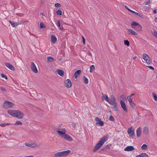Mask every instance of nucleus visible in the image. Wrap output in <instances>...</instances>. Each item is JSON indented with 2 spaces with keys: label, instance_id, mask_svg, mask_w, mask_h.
<instances>
[{
  "label": "nucleus",
  "instance_id": "nucleus-1",
  "mask_svg": "<svg viewBox=\"0 0 157 157\" xmlns=\"http://www.w3.org/2000/svg\"><path fill=\"white\" fill-rule=\"evenodd\" d=\"M7 112L10 115L18 119H21L24 116V114L18 110H8Z\"/></svg>",
  "mask_w": 157,
  "mask_h": 157
},
{
  "label": "nucleus",
  "instance_id": "nucleus-2",
  "mask_svg": "<svg viewBox=\"0 0 157 157\" xmlns=\"http://www.w3.org/2000/svg\"><path fill=\"white\" fill-rule=\"evenodd\" d=\"M107 138L105 137H103L97 143L93 149V151L95 152L98 150L104 144L105 142L106 141Z\"/></svg>",
  "mask_w": 157,
  "mask_h": 157
},
{
  "label": "nucleus",
  "instance_id": "nucleus-3",
  "mask_svg": "<svg viewBox=\"0 0 157 157\" xmlns=\"http://www.w3.org/2000/svg\"><path fill=\"white\" fill-rule=\"evenodd\" d=\"M71 152L70 150H67L56 152L54 154V157L66 156L68 155Z\"/></svg>",
  "mask_w": 157,
  "mask_h": 157
},
{
  "label": "nucleus",
  "instance_id": "nucleus-4",
  "mask_svg": "<svg viewBox=\"0 0 157 157\" xmlns=\"http://www.w3.org/2000/svg\"><path fill=\"white\" fill-rule=\"evenodd\" d=\"M14 105L12 102L8 101H5L3 104V107L6 109H8L11 108Z\"/></svg>",
  "mask_w": 157,
  "mask_h": 157
},
{
  "label": "nucleus",
  "instance_id": "nucleus-5",
  "mask_svg": "<svg viewBox=\"0 0 157 157\" xmlns=\"http://www.w3.org/2000/svg\"><path fill=\"white\" fill-rule=\"evenodd\" d=\"M143 58L148 64H150L151 62L150 60V57L146 53H144L143 55Z\"/></svg>",
  "mask_w": 157,
  "mask_h": 157
},
{
  "label": "nucleus",
  "instance_id": "nucleus-6",
  "mask_svg": "<svg viewBox=\"0 0 157 157\" xmlns=\"http://www.w3.org/2000/svg\"><path fill=\"white\" fill-rule=\"evenodd\" d=\"M25 144L26 146H27L30 148L35 147L38 146L37 144L35 143H29L26 142L25 143Z\"/></svg>",
  "mask_w": 157,
  "mask_h": 157
},
{
  "label": "nucleus",
  "instance_id": "nucleus-7",
  "mask_svg": "<svg viewBox=\"0 0 157 157\" xmlns=\"http://www.w3.org/2000/svg\"><path fill=\"white\" fill-rule=\"evenodd\" d=\"M31 69L35 73H37L38 72L36 66L33 62L31 63Z\"/></svg>",
  "mask_w": 157,
  "mask_h": 157
},
{
  "label": "nucleus",
  "instance_id": "nucleus-8",
  "mask_svg": "<svg viewBox=\"0 0 157 157\" xmlns=\"http://www.w3.org/2000/svg\"><path fill=\"white\" fill-rule=\"evenodd\" d=\"M127 99L128 101L129 104L131 106L132 108H134L135 106V103L133 102L132 99L131 98V96H128L127 97Z\"/></svg>",
  "mask_w": 157,
  "mask_h": 157
},
{
  "label": "nucleus",
  "instance_id": "nucleus-9",
  "mask_svg": "<svg viewBox=\"0 0 157 157\" xmlns=\"http://www.w3.org/2000/svg\"><path fill=\"white\" fill-rule=\"evenodd\" d=\"M127 132L130 137H133L134 136V130L132 129V128H129L128 129Z\"/></svg>",
  "mask_w": 157,
  "mask_h": 157
},
{
  "label": "nucleus",
  "instance_id": "nucleus-10",
  "mask_svg": "<svg viewBox=\"0 0 157 157\" xmlns=\"http://www.w3.org/2000/svg\"><path fill=\"white\" fill-rule=\"evenodd\" d=\"M120 104L121 106L125 112H127L128 110L126 107V105L124 102L123 100H121Z\"/></svg>",
  "mask_w": 157,
  "mask_h": 157
},
{
  "label": "nucleus",
  "instance_id": "nucleus-11",
  "mask_svg": "<svg viewBox=\"0 0 157 157\" xmlns=\"http://www.w3.org/2000/svg\"><path fill=\"white\" fill-rule=\"evenodd\" d=\"M71 82L69 79H67L65 83V86L67 88H69L71 86Z\"/></svg>",
  "mask_w": 157,
  "mask_h": 157
},
{
  "label": "nucleus",
  "instance_id": "nucleus-12",
  "mask_svg": "<svg viewBox=\"0 0 157 157\" xmlns=\"http://www.w3.org/2000/svg\"><path fill=\"white\" fill-rule=\"evenodd\" d=\"M108 102L110 104L112 105L116 102V99L113 95H112L110 97V99L108 100Z\"/></svg>",
  "mask_w": 157,
  "mask_h": 157
},
{
  "label": "nucleus",
  "instance_id": "nucleus-13",
  "mask_svg": "<svg viewBox=\"0 0 157 157\" xmlns=\"http://www.w3.org/2000/svg\"><path fill=\"white\" fill-rule=\"evenodd\" d=\"M95 121H97L96 124H98L101 126L103 125L104 123L103 121H101L99 118L96 117L95 119Z\"/></svg>",
  "mask_w": 157,
  "mask_h": 157
},
{
  "label": "nucleus",
  "instance_id": "nucleus-14",
  "mask_svg": "<svg viewBox=\"0 0 157 157\" xmlns=\"http://www.w3.org/2000/svg\"><path fill=\"white\" fill-rule=\"evenodd\" d=\"M127 30L128 31V35H137V33L136 32L132 29H127Z\"/></svg>",
  "mask_w": 157,
  "mask_h": 157
},
{
  "label": "nucleus",
  "instance_id": "nucleus-15",
  "mask_svg": "<svg viewBox=\"0 0 157 157\" xmlns=\"http://www.w3.org/2000/svg\"><path fill=\"white\" fill-rule=\"evenodd\" d=\"M62 137L64 139L68 141H72V138L70 136L67 134H65Z\"/></svg>",
  "mask_w": 157,
  "mask_h": 157
},
{
  "label": "nucleus",
  "instance_id": "nucleus-16",
  "mask_svg": "<svg viewBox=\"0 0 157 157\" xmlns=\"http://www.w3.org/2000/svg\"><path fill=\"white\" fill-rule=\"evenodd\" d=\"M135 148L133 146H128L124 148V151H132Z\"/></svg>",
  "mask_w": 157,
  "mask_h": 157
},
{
  "label": "nucleus",
  "instance_id": "nucleus-17",
  "mask_svg": "<svg viewBox=\"0 0 157 157\" xmlns=\"http://www.w3.org/2000/svg\"><path fill=\"white\" fill-rule=\"evenodd\" d=\"M58 135L61 137H63L64 135L66 133V131L64 129V130H58L57 131Z\"/></svg>",
  "mask_w": 157,
  "mask_h": 157
},
{
  "label": "nucleus",
  "instance_id": "nucleus-18",
  "mask_svg": "<svg viewBox=\"0 0 157 157\" xmlns=\"http://www.w3.org/2000/svg\"><path fill=\"white\" fill-rule=\"evenodd\" d=\"M5 65L7 67L11 70L13 71L14 70V67L10 63H5Z\"/></svg>",
  "mask_w": 157,
  "mask_h": 157
},
{
  "label": "nucleus",
  "instance_id": "nucleus-19",
  "mask_svg": "<svg viewBox=\"0 0 157 157\" xmlns=\"http://www.w3.org/2000/svg\"><path fill=\"white\" fill-rule=\"evenodd\" d=\"M65 128H63V125L61 124L58 126L56 128V131L58 130H64Z\"/></svg>",
  "mask_w": 157,
  "mask_h": 157
},
{
  "label": "nucleus",
  "instance_id": "nucleus-20",
  "mask_svg": "<svg viewBox=\"0 0 157 157\" xmlns=\"http://www.w3.org/2000/svg\"><path fill=\"white\" fill-rule=\"evenodd\" d=\"M57 40V38L56 36L53 35H52L51 36V42L52 43L54 44L56 42Z\"/></svg>",
  "mask_w": 157,
  "mask_h": 157
},
{
  "label": "nucleus",
  "instance_id": "nucleus-21",
  "mask_svg": "<svg viewBox=\"0 0 157 157\" xmlns=\"http://www.w3.org/2000/svg\"><path fill=\"white\" fill-rule=\"evenodd\" d=\"M141 133V129L140 127L138 128L136 130V135L137 137H139Z\"/></svg>",
  "mask_w": 157,
  "mask_h": 157
},
{
  "label": "nucleus",
  "instance_id": "nucleus-22",
  "mask_svg": "<svg viewBox=\"0 0 157 157\" xmlns=\"http://www.w3.org/2000/svg\"><path fill=\"white\" fill-rule=\"evenodd\" d=\"M149 132V130L147 127H145L143 128V133L145 134H148Z\"/></svg>",
  "mask_w": 157,
  "mask_h": 157
},
{
  "label": "nucleus",
  "instance_id": "nucleus-23",
  "mask_svg": "<svg viewBox=\"0 0 157 157\" xmlns=\"http://www.w3.org/2000/svg\"><path fill=\"white\" fill-rule=\"evenodd\" d=\"M9 22L11 25L13 27H15L19 25L20 24H18L17 22L15 23L14 22H12L10 21H9Z\"/></svg>",
  "mask_w": 157,
  "mask_h": 157
},
{
  "label": "nucleus",
  "instance_id": "nucleus-24",
  "mask_svg": "<svg viewBox=\"0 0 157 157\" xmlns=\"http://www.w3.org/2000/svg\"><path fill=\"white\" fill-rule=\"evenodd\" d=\"M81 72V70H78L75 73L74 75L76 79H77L78 76L80 74Z\"/></svg>",
  "mask_w": 157,
  "mask_h": 157
},
{
  "label": "nucleus",
  "instance_id": "nucleus-25",
  "mask_svg": "<svg viewBox=\"0 0 157 157\" xmlns=\"http://www.w3.org/2000/svg\"><path fill=\"white\" fill-rule=\"evenodd\" d=\"M102 100H105L107 102L108 101V98L107 95L106 94H102Z\"/></svg>",
  "mask_w": 157,
  "mask_h": 157
},
{
  "label": "nucleus",
  "instance_id": "nucleus-26",
  "mask_svg": "<svg viewBox=\"0 0 157 157\" xmlns=\"http://www.w3.org/2000/svg\"><path fill=\"white\" fill-rule=\"evenodd\" d=\"M47 61L51 62L55 61V59L54 58L51 56H48L47 57Z\"/></svg>",
  "mask_w": 157,
  "mask_h": 157
},
{
  "label": "nucleus",
  "instance_id": "nucleus-27",
  "mask_svg": "<svg viewBox=\"0 0 157 157\" xmlns=\"http://www.w3.org/2000/svg\"><path fill=\"white\" fill-rule=\"evenodd\" d=\"M56 71L57 73L60 76H63L64 75V72L63 70H57Z\"/></svg>",
  "mask_w": 157,
  "mask_h": 157
},
{
  "label": "nucleus",
  "instance_id": "nucleus-28",
  "mask_svg": "<svg viewBox=\"0 0 157 157\" xmlns=\"http://www.w3.org/2000/svg\"><path fill=\"white\" fill-rule=\"evenodd\" d=\"M140 25L135 21H132L131 23V25L132 28H134V26H139Z\"/></svg>",
  "mask_w": 157,
  "mask_h": 157
},
{
  "label": "nucleus",
  "instance_id": "nucleus-29",
  "mask_svg": "<svg viewBox=\"0 0 157 157\" xmlns=\"http://www.w3.org/2000/svg\"><path fill=\"white\" fill-rule=\"evenodd\" d=\"M136 157H148V156L146 153H142L140 155H137Z\"/></svg>",
  "mask_w": 157,
  "mask_h": 157
},
{
  "label": "nucleus",
  "instance_id": "nucleus-30",
  "mask_svg": "<svg viewBox=\"0 0 157 157\" xmlns=\"http://www.w3.org/2000/svg\"><path fill=\"white\" fill-rule=\"evenodd\" d=\"M11 124L10 123H4L0 124V126L2 127H4L6 126L11 125Z\"/></svg>",
  "mask_w": 157,
  "mask_h": 157
},
{
  "label": "nucleus",
  "instance_id": "nucleus-31",
  "mask_svg": "<svg viewBox=\"0 0 157 157\" xmlns=\"http://www.w3.org/2000/svg\"><path fill=\"white\" fill-rule=\"evenodd\" d=\"M141 148L143 150H146L147 149V146L145 144H144L141 146Z\"/></svg>",
  "mask_w": 157,
  "mask_h": 157
},
{
  "label": "nucleus",
  "instance_id": "nucleus-32",
  "mask_svg": "<svg viewBox=\"0 0 157 157\" xmlns=\"http://www.w3.org/2000/svg\"><path fill=\"white\" fill-rule=\"evenodd\" d=\"M131 12L135 14L137 16H139V17H142V15H141V14H140V13H137L136 12H135L134 11H133V10H132L131 11Z\"/></svg>",
  "mask_w": 157,
  "mask_h": 157
},
{
  "label": "nucleus",
  "instance_id": "nucleus-33",
  "mask_svg": "<svg viewBox=\"0 0 157 157\" xmlns=\"http://www.w3.org/2000/svg\"><path fill=\"white\" fill-rule=\"evenodd\" d=\"M152 34L157 38V31L154 30L151 32Z\"/></svg>",
  "mask_w": 157,
  "mask_h": 157
},
{
  "label": "nucleus",
  "instance_id": "nucleus-34",
  "mask_svg": "<svg viewBox=\"0 0 157 157\" xmlns=\"http://www.w3.org/2000/svg\"><path fill=\"white\" fill-rule=\"evenodd\" d=\"M152 95L154 100L155 101H157V96L156 94L154 93H152Z\"/></svg>",
  "mask_w": 157,
  "mask_h": 157
},
{
  "label": "nucleus",
  "instance_id": "nucleus-35",
  "mask_svg": "<svg viewBox=\"0 0 157 157\" xmlns=\"http://www.w3.org/2000/svg\"><path fill=\"white\" fill-rule=\"evenodd\" d=\"M84 82L86 84H87L88 82V80L85 76L83 77Z\"/></svg>",
  "mask_w": 157,
  "mask_h": 157
},
{
  "label": "nucleus",
  "instance_id": "nucleus-36",
  "mask_svg": "<svg viewBox=\"0 0 157 157\" xmlns=\"http://www.w3.org/2000/svg\"><path fill=\"white\" fill-rule=\"evenodd\" d=\"M56 13L57 15H61L62 14V11L60 10H59L57 11Z\"/></svg>",
  "mask_w": 157,
  "mask_h": 157
},
{
  "label": "nucleus",
  "instance_id": "nucleus-37",
  "mask_svg": "<svg viewBox=\"0 0 157 157\" xmlns=\"http://www.w3.org/2000/svg\"><path fill=\"white\" fill-rule=\"evenodd\" d=\"M124 44L127 46H129V42L127 40H124Z\"/></svg>",
  "mask_w": 157,
  "mask_h": 157
},
{
  "label": "nucleus",
  "instance_id": "nucleus-38",
  "mask_svg": "<svg viewBox=\"0 0 157 157\" xmlns=\"http://www.w3.org/2000/svg\"><path fill=\"white\" fill-rule=\"evenodd\" d=\"M95 68L94 66V65H91L90 67V72H92L94 70Z\"/></svg>",
  "mask_w": 157,
  "mask_h": 157
},
{
  "label": "nucleus",
  "instance_id": "nucleus-39",
  "mask_svg": "<svg viewBox=\"0 0 157 157\" xmlns=\"http://www.w3.org/2000/svg\"><path fill=\"white\" fill-rule=\"evenodd\" d=\"M22 123L20 121H17L16 122L15 125H22Z\"/></svg>",
  "mask_w": 157,
  "mask_h": 157
},
{
  "label": "nucleus",
  "instance_id": "nucleus-40",
  "mask_svg": "<svg viewBox=\"0 0 157 157\" xmlns=\"http://www.w3.org/2000/svg\"><path fill=\"white\" fill-rule=\"evenodd\" d=\"M113 107L116 109H117V103L116 102L114 103V104H113L112 105Z\"/></svg>",
  "mask_w": 157,
  "mask_h": 157
},
{
  "label": "nucleus",
  "instance_id": "nucleus-41",
  "mask_svg": "<svg viewBox=\"0 0 157 157\" xmlns=\"http://www.w3.org/2000/svg\"><path fill=\"white\" fill-rule=\"evenodd\" d=\"M40 28L41 29L44 28H45V26L42 23H40Z\"/></svg>",
  "mask_w": 157,
  "mask_h": 157
},
{
  "label": "nucleus",
  "instance_id": "nucleus-42",
  "mask_svg": "<svg viewBox=\"0 0 157 157\" xmlns=\"http://www.w3.org/2000/svg\"><path fill=\"white\" fill-rule=\"evenodd\" d=\"M1 77L2 78H5L6 79H7V76L6 75H4L3 74H2L1 75Z\"/></svg>",
  "mask_w": 157,
  "mask_h": 157
},
{
  "label": "nucleus",
  "instance_id": "nucleus-43",
  "mask_svg": "<svg viewBox=\"0 0 157 157\" xmlns=\"http://www.w3.org/2000/svg\"><path fill=\"white\" fill-rule=\"evenodd\" d=\"M56 25H57V26L58 27H60V21L59 20H58L57 22L56 23Z\"/></svg>",
  "mask_w": 157,
  "mask_h": 157
},
{
  "label": "nucleus",
  "instance_id": "nucleus-44",
  "mask_svg": "<svg viewBox=\"0 0 157 157\" xmlns=\"http://www.w3.org/2000/svg\"><path fill=\"white\" fill-rule=\"evenodd\" d=\"M109 120L111 121H114V118L113 117V116H111L109 117Z\"/></svg>",
  "mask_w": 157,
  "mask_h": 157
},
{
  "label": "nucleus",
  "instance_id": "nucleus-45",
  "mask_svg": "<svg viewBox=\"0 0 157 157\" xmlns=\"http://www.w3.org/2000/svg\"><path fill=\"white\" fill-rule=\"evenodd\" d=\"M60 6H61L60 4L59 3H56V4H55V6L56 7H60Z\"/></svg>",
  "mask_w": 157,
  "mask_h": 157
},
{
  "label": "nucleus",
  "instance_id": "nucleus-46",
  "mask_svg": "<svg viewBox=\"0 0 157 157\" xmlns=\"http://www.w3.org/2000/svg\"><path fill=\"white\" fill-rule=\"evenodd\" d=\"M151 1L150 0H147L145 3V5H149L150 4Z\"/></svg>",
  "mask_w": 157,
  "mask_h": 157
},
{
  "label": "nucleus",
  "instance_id": "nucleus-47",
  "mask_svg": "<svg viewBox=\"0 0 157 157\" xmlns=\"http://www.w3.org/2000/svg\"><path fill=\"white\" fill-rule=\"evenodd\" d=\"M121 98H122V99H123L124 100L126 99L124 95H121Z\"/></svg>",
  "mask_w": 157,
  "mask_h": 157
},
{
  "label": "nucleus",
  "instance_id": "nucleus-48",
  "mask_svg": "<svg viewBox=\"0 0 157 157\" xmlns=\"http://www.w3.org/2000/svg\"><path fill=\"white\" fill-rule=\"evenodd\" d=\"M138 26H139L138 30L139 31L141 30L142 29V27L140 25H139Z\"/></svg>",
  "mask_w": 157,
  "mask_h": 157
},
{
  "label": "nucleus",
  "instance_id": "nucleus-49",
  "mask_svg": "<svg viewBox=\"0 0 157 157\" xmlns=\"http://www.w3.org/2000/svg\"><path fill=\"white\" fill-rule=\"evenodd\" d=\"M147 67L149 68L152 70H154V68L153 67L151 66H148Z\"/></svg>",
  "mask_w": 157,
  "mask_h": 157
},
{
  "label": "nucleus",
  "instance_id": "nucleus-50",
  "mask_svg": "<svg viewBox=\"0 0 157 157\" xmlns=\"http://www.w3.org/2000/svg\"><path fill=\"white\" fill-rule=\"evenodd\" d=\"M0 89H1V90L3 91H6V89L4 88L1 87L0 88Z\"/></svg>",
  "mask_w": 157,
  "mask_h": 157
},
{
  "label": "nucleus",
  "instance_id": "nucleus-51",
  "mask_svg": "<svg viewBox=\"0 0 157 157\" xmlns=\"http://www.w3.org/2000/svg\"><path fill=\"white\" fill-rule=\"evenodd\" d=\"M82 42H83V44H85V38L83 36H82Z\"/></svg>",
  "mask_w": 157,
  "mask_h": 157
},
{
  "label": "nucleus",
  "instance_id": "nucleus-52",
  "mask_svg": "<svg viewBox=\"0 0 157 157\" xmlns=\"http://www.w3.org/2000/svg\"><path fill=\"white\" fill-rule=\"evenodd\" d=\"M59 27V29H60L61 30H62L63 29V27L62 26H61V25L60 26V27Z\"/></svg>",
  "mask_w": 157,
  "mask_h": 157
},
{
  "label": "nucleus",
  "instance_id": "nucleus-53",
  "mask_svg": "<svg viewBox=\"0 0 157 157\" xmlns=\"http://www.w3.org/2000/svg\"><path fill=\"white\" fill-rule=\"evenodd\" d=\"M153 12L155 14L156 13H157V11H156V10H154L153 11Z\"/></svg>",
  "mask_w": 157,
  "mask_h": 157
},
{
  "label": "nucleus",
  "instance_id": "nucleus-54",
  "mask_svg": "<svg viewBox=\"0 0 157 157\" xmlns=\"http://www.w3.org/2000/svg\"><path fill=\"white\" fill-rule=\"evenodd\" d=\"M128 11H130L131 12V11L132 10H130L129 8H128L127 9Z\"/></svg>",
  "mask_w": 157,
  "mask_h": 157
},
{
  "label": "nucleus",
  "instance_id": "nucleus-55",
  "mask_svg": "<svg viewBox=\"0 0 157 157\" xmlns=\"http://www.w3.org/2000/svg\"><path fill=\"white\" fill-rule=\"evenodd\" d=\"M136 57H136V56H134V57H133V59H135L136 58Z\"/></svg>",
  "mask_w": 157,
  "mask_h": 157
},
{
  "label": "nucleus",
  "instance_id": "nucleus-56",
  "mask_svg": "<svg viewBox=\"0 0 157 157\" xmlns=\"http://www.w3.org/2000/svg\"><path fill=\"white\" fill-rule=\"evenodd\" d=\"M155 21L156 22H157V18L156 17L155 19Z\"/></svg>",
  "mask_w": 157,
  "mask_h": 157
},
{
  "label": "nucleus",
  "instance_id": "nucleus-57",
  "mask_svg": "<svg viewBox=\"0 0 157 157\" xmlns=\"http://www.w3.org/2000/svg\"><path fill=\"white\" fill-rule=\"evenodd\" d=\"M135 95V93H133V94H132L131 95V96H131V97H132V96H133V95Z\"/></svg>",
  "mask_w": 157,
  "mask_h": 157
},
{
  "label": "nucleus",
  "instance_id": "nucleus-58",
  "mask_svg": "<svg viewBox=\"0 0 157 157\" xmlns=\"http://www.w3.org/2000/svg\"><path fill=\"white\" fill-rule=\"evenodd\" d=\"M33 156H25V157H33Z\"/></svg>",
  "mask_w": 157,
  "mask_h": 157
},
{
  "label": "nucleus",
  "instance_id": "nucleus-59",
  "mask_svg": "<svg viewBox=\"0 0 157 157\" xmlns=\"http://www.w3.org/2000/svg\"><path fill=\"white\" fill-rule=\"evenodd\" d=\"M125 8H126V9H127V8H128V7L127 6H125Z\"/></svg>",
  "mask_w": 157,
  "mask_h": 157
},
{
  "label": "nucleus",
  "instance_id": "nucleus-60",
  "mask_svg": "<svg viewBox=\"0 0 157 157\" xmlns=\"http://www.w3.org/2000/svg\"><path fill=\"white\" fill-rule=\"evenodd\" d=\"M41 13V14H42V15H44V14H43V13Z\"/></svg>",
  "mask_w": 157,
  "mask_h": 157
},
{
  "label": "nucleus",
  "instance_id": "nucleus-61",
  "mask_svg": "<svg viewBox=\"0 0 157 157\" xmlns=\"http://www.w3.org/2000/svg\"><path fill=\"white\" fill-rule=\"evenodd\" d=\"M1 136V135H0V136Z\"/></svg>",
  "mask_w": 157,
  "mask_h": 157
}]
</instances>
